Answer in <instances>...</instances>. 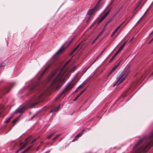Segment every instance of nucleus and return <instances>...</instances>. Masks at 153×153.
I'll use <instances>...</instances> for the list:
<instances>
[{
    "label": "nucleus",
    "instance_id": "1",
    "mask_svg": "<svg viewBox=\"0 0 153 153\" xmlns=\"http://www.w3.org/2000/svg\"><path fill=\"white\" fill-rule=\"evenodd\" d=\"M71 60V59L68 60L58 73L55 71H52L49 75L48 79L52 80L50 84L51 87L52 88L56 89L60 88L69 77L70 73L74 71L75 66L71 68V66H68Z\"/></svg>",
    "mask_w": 153,
    "mask_h": 153
},
{
    "label": "nucleus",
    "instance_id": "2",
    "mask_svg": "<svg viewBox=\"0 0 153 153\" xmlns=\"http://www.w3.org/2000/svg\"><path fill=\"white\" fill-rule=\"evenodd\" d=\"M101 1V0H99L97 3L95 7L88 10V14L89 15V17L87 21V22H88L90 20L91 15L94 14L96 11H98L100 9V3Z\"/></svg>",
    "mask_w": 153,
    "mask_h": 153
},
{
    "label": "nucleus",
    "instance_id": "3",
    "mask_svg": "<svg viewBox=\"0 0 153 153\" xmlns=\"http://www.w3.org/2000/svg\"><path fill=\"white\" fill-rule=\"evenodd\" d=\"M128 74V73L126 72L123 73L122 75L118 79L117 81L113 85V86L116 85H118L121 83L123 80L126 78Z\"/></svg>",
    "mask_w": 153,
    "mask_h": 153
},
{
    "label": "nucleus",
    "instance_id": "4",
    "mask_svg": "<svg viewBox=\"0 0 153 153\" xmlns=\"http://www.w3.org/2000/svg\"><path fill=\"white\" fill-rule=\"evenodd\" d=\"M74 85L75 84H73L72 83V82H71L67 85L65 87V89L62 92L61 95L65 94L67 93L71 90L74 86Z\"/></svg>",
    "mask_w": 153,
    "mask_h": 153
},
{
    "label": "nucleus",
    "instance_id": "5",
    "mask_svg": "<svg viewBox=\"0 0 153 153\" xmlns=\"http://www.w3.org/2000/svg\"><path fill=\"white\" fill-rule=\"evenodd\" d=\"M73 40V39H72L71 41L69 42L68 44L67 45V46L66 47H65V44H63L61 47L58 50V51L56 53V54H59L62 53L69 46V45L70 44L71 42H72Z\"/></svg>",
    "mask_w": 153,
    "mask_h": 153
},
{
    "label": "nucleus",
    "instance_id": "6",
    "mask_svg": "<svg viewBox=\"0 0 153 153\" xmlns=\"http://www.w3.org/2000/svg\"><path fill=\"white\" fill-rule=\"evenodd\" d=\"M31 137V136H30L26 139L24 144L20 147L19 149L20 150L23 149L28 144V142L30 140Z\"/></svg>",
    "mask_w": 153,
    "mask_h": 153
},
{
    "label": "nucleus",
    "instance_id": "7",
    "mask_svg": "<svg viewBox=\"0 0 153 153\" xmlns=\"http://www.w3.org/2000/svg\"><path fill=\"white\" fill-rule=\"evenodd\" d=\"M43 95V94L42 93L38 94L33 98V101H35L38 99L41 98Z\"/></svg>",
    "mask_w": 153,
    "mask_h": 153
},
{
    "label": "nucleus",
    "instance_id": "8",
    "mask_svg": "<svg viewBox=\"0 0 153 153\" xmlns=\"http://www.w3.org/2000/svg\"><path fill=\"white\" fill-rule=\"evenodd\" d=\"M127 18H126V19L120 25H119L117 28H116L115 30L114 31L113 33H114V34H115V33L118 31L119 29L123 25V24L125 22Z\"/></svg>",
    "mask_w": 153,
    "mask_h": 153
},
{
    "label": "nucleus",
    "instance_id": "9",
    "mask_svg": "<svg viewBox=\"0 0 153 153\" xmlns=\"http://www.w3.org/2000/svg\"><path fill=\"white\" fill-rule=\"evenodd\" d=\"M26 108L27 107L26 106H24L22 108H19L18 110V112L20 113H22Z\"/></svg>",
    "mask_w": 153,
    "mask_h": 153
},
{
    "label": "nucleus",
    "instance_id": "10",
    "mask_svg": "<svg viewBox=\"0 0 153 153\" xmlns=\"http://www.w3.org/2000/svg\"><path fill=\"white\" fill-rule=\"evenodd\" d=\"M143 0H140L138 4L137 7H135V8L133 10V11H132V13H134V15L135 13H136L137 12H135V10L137 9V8L140 5V4L141 3L142 1H143Z\"/></svg>",
    "mask_w": 153,
    "mask_h": 153
},
{
    "label": "nucleus",
    "instance_id": "11",
    "mask_svg": "<svg viewBox=\"0 0 153 153\" xmlns=\"http://www.w3.org/2000/svg\"><path fill=\"white\" fill-rule=\"evenodd\" d=\"M60 104L56 108H55L53 110L51 111V112H53L54 111H57L58 109L60 108Z\"/></svg>",
    "mask_w": 153,
    "mask_h": 153
},
{
    "label": "nucleus",
    "instance_id": "12",
    "mask_svg": "<svg viewBox=\"0 0 153 153\" xmlns=\"http://www.w3.org/2000/svg\"><path fill=\"white\" fill-rule=\"evenodd\" d=\"M85 90V89L84 90L81 92L79 94L77 95L76 96V97L74 99V101H76L78 99L79 97L84 92Z\"/></svg>",
    "mask_w": 153,
    "mask_h": 153
},
{
    "label": "nucleus",
    "instance_id": "13",
    "mask_svg": "<svg viewBox=\"0 0 153 153\" xmlns=\"http://www.w3.org/2000/svg\"><path fill=\"white\" fill-rule=\"evenodd\" d=\"M146 12H145L143 14V15L139 19V20L137 21V23H139L142 20V19H143V18L144 17V16L146 14Z\"/></svg>",
    "mask_w": 153,
    "mask_h": 153
},
{
    "label": "nucleus",
    "instance_id": "14",
    "mask_svg": "<svg viewBox=\"0 0 153 153\" xmlns=\"http://www.w3.org/2000/svg\"><path fill=\"white\" fill-rule=\"evenodd\" d=\"M56 131H55L53 132L50 135H49L47 137L48 139H50V138L53 136V135L54 134H55L56 132Z\"/></svg>",
    "mask_w": 153,
    "mask_h": 153
},
{
    "label": "nucleus",
    "instance_id": "15",
    "mask_svg": "<svg viewBox=\"0 0 153 153\" xmlns=\"http://www.w3.org/2000/svg\"><path fill=\"white\" fill-rule=\"evenodd\" d=\"M111 8H110L106 13H105L102 16L105 19L107 16V15L109 13L110 11L111 10Z\"/></svg>",
    "mask_w": 153,
    "mask_h": 153
},
{
    "label": "nucleus",
    "instance_id": "16",
    "mask_svg": "<svg viewBox=\"0 0 153 153\" xmlns=\"http://www.w3.org/2000/svg\"><path fill=\"white\" fill-rule=\"evenodd\" d=\"M86 82H83L77 88L78 89L81 88H82L83 86H84L86 84Z\"/></svg>",
    "mask_w": 153,
    "mask_h": 153
},
{
    "label": "nucleus",
    "instance_id": "17",
    "mask_svg": "<svg viewBox=\"0 0 153 153\" xmlns=\"http://www.w3.org/2000/svg\"><path fill=\"white\" fill-rule=\"evenodd\" d=\"M82 45H81L80 44H79L76 46L74 48V49L76 50L79 48V49H80L82 48Z\"/></svg>",
    "mask_w": 153,
    "mask_h": 153
},
{
    "label": "nucleus",
    "instance_id": "18",
    "mask_svg": "<svg viewBox=\"0 0 153 153\" xmlns=\"http://www.w3.org/2000/svg\"><path fill=\"white\" fill-rule=\"evenodd\" d=\"M120 64V63H119L117 65H116L112 69V71H114L118 68Z\"/></svg>",
    "mask_w": 153,
    "mask_h": 153
},
{
    "label": "nucleus",
    "instance_id": "19",
    "mask_svg": "<svg viewBox=\"0 0 153 153\" xmlns=\"http://www.w3.org/2000/svg\"><path fill=\"white\" fill-rule=\"evenodd\" d=\"M37 85H36L33 86L31 88L30 90L31 91H32L33 90H35L37 89L38 88Z\"/></svg>",
    "mask_w": 153,
    "mask_h": 153
},
{
    "label": "nucleus",
    "instance_id": "20",
    "mask_svg": "<svg viewBox=\"0 0 153 153\" xmlns=\"http://www.w3.org/2000/svg\"><path fill=\"white\" fill-rule=\"evenodd\" d=\"M10 89L9 88V87H6V88H5L4 91L5 93L7 94L9 92Z\"/></svg>",
    "mask_w": 153,
    "mask_h": 153
},
{
    "label": "nucleus",
    "instance_id": "21",
    "mask_svg": "<svg viewBox=\"0 0 153 153\" xmlns=\"http://www.w3.org/2000/svg\"><path fill=\"white\" fill-rule=\"evenodd\" d=\"M81 135V134H77L75 137V138L73 139V140H77L78 137L80 136Z\"/></svg>",
    "mask_w": 153,
    "mask_h": 153
},
{
    "label": "nucleus",
    "instance_id": "22",
    "mask_svg": "<svg viewBox=\"0 0 153 153\" xmlns=\"http://www.w3.org/2000/svg\"><path fill=\"white\" fill-rule=\"evenodd\" d=\"M104 19L105 18L104 17H103V16H102L98 20V23L102 22Z\"/></svg>",
    "mask_w": 153,
    "mask_h": 153
},
{
    "label": "nucleus",
    "instance_id": "23",
    "mask_svg": "<svg viewBox=\"0 0 153 153\" xmlns=\"http://www.w3.org/2000/svg\"><path fill=\"white\" fill-rule=\"evenodd\" d=\"M61 135V134H59L58 135H56L55 137H54L52 139L53 140H54L58 137H59Z\"/></svg>",
    "mask_w": 153,
    "mask_h": 153
},
{
    "label": "nucleus",
    "instance_id": "24",
    "mask_svg": "<svg viewBox=\"0 0 153 153\" xmlns=\"http://www.w3.org/2000/svg\"><path fill=\"white\" fill-rule=\"evenodd\" d=\"M38 103V101H37L35 102L32 103L31 104H32L31 107H32V106H34V105H36Z\"/></svg>",
    "mask_w": 153,
    "mask_h": 153
},
{
    "label": "nucleus",
    "instance_id": "25",
    "mask_svg": "<svg viewBox=\"0 0 153 153\" xmlns=\"http://www.w3.org/2000/svg\"><path fill=\"white\" fill-rule=\"evenodd\" d=\"M102 31L97 36V38L98 39L99 37H100L102 34Z\"/></svg>",
    "mask_w": 153,
    "mask_h": 153
},
{
    "label": "nucleus",
    "instance_id": "26",
    "mask_svg": "<svg viewBox=\"0 0 153 153\" xmlns=\"http://www.w3.org/2000/svg\"><path fill=\"white\" fill-rule=\"evenodd\" d=\"M33 146V145H32L29 146L27 149H26L27 150V151H28L30 149H31L32 147Z\"/></svg>",
    "mask_w": 153,
    "mask_h": 153
},
{
    "label": "nucleus",
    "instance_id": "27",
    "mask_svg": "<svg viewBox=\"0 0 153 153\" xmlns=\"http://www.w3.org/2000/svg\"><path fill=\"white\" fill-rule=\"evenodd\" d=\"M49 67V66H48L45 69L44 71H43V73H44L47 70V69Z\"/></svg>",
    "mask_w": 153,
    "mask_h": 153
},
{
    "label": "nucleus",
    "instance_id": "28",
    "mask_svg": "<svg viewBox=\"0 0 153 153\" xmlns=\"http://www.w3.org/2000/svg\"><path fill=\"white\" fill-rule=\"evenodd\" d=\"M115 58V57H114V56H113L110 59V60L109 61V62H111L114 59V58Z\"/></svg>",
    "mask_w": 153,
    "mask_h": 153
},
{
    "label": "nucleus",
    "instance_id": "29",
    "mask_svg": "<svg viewBox=\"0 0 153 153\" xmlns=\"http://www.w3.org/2000/svg\"><path fill=\"white\" fill-rule=\"evenodd\" d=\"M124 47L122 46V45L120 46V47L119 48V49L121 51H122L123 49V48H124Z\"/></svg>",
    "mask_w": 153,
    "mask_h": 153
},
{
    "label": "nucleus",
    "instance_id": "30",
    "mask_svg": "<svg viewBox=\"0 0 153 153\" xmlns=\"http://www.w3.org/2000/svg\"><path fill=\"white\" fill-rule=\"evenodd\" d=\"M5 65V63H2L1 65V66H0V67H4Z\"/></svg>",
    "mask_w": 153,
    "mask_h": 153
},
{
    "label": "nucleus",
    "instance_id": "31",
    "mask_svg": "<svg viewBox=\"0 0 153 153\" xmlns=\"http://www.w3.org/2000/svg\"><path fill=\"white\" fill-rule=\"evenodd\" d=\"M76 51V50H75V49H74L71 52V54H73L74 52L75 51Z\"/></svg>",
    "mask_w": 153,
    "mask_h": 153
},
{
    "label": "nucleus",
    "instance_id": "32",
    "mask_svg": "<svg viewBox=\"0 0 153 153\" xmlns=\"http://www.w3.org/2000/svg\"><path fill=\"white\" fill-rule=\"evenodd\" d=\"M76 51V50H75V49H74L71 52V54H73L74 52L75 51Z\"/></svg>",
    "mask_w": 153,
    "mask_h": 153
},
{
    "label": "nucleus",
    "instance_id": "33",
    "mask_svg": "<svg viewBox=\"0 0 153 153\" xmlns=\"http://www.w3.org/2000/svg\"><path fill=\"white\" fill-rule=\"evenodd\" d=\"M110 5H109L107 7L105 8V11H106L109 8V7L110 6Z\"/></svg>",
    "mask_w": 153,
    "mask_h": 153
},
{
    "label": "nucleus",
    "instance_id": "34",
    "mask_svg": "<svg viewBox=\"0 0 153 153\" xmlns=\"http://www.w3.org/2000/svg\"><path fill=\"white\" fill-rule=\"evenodd\" d=\"M119 53L117 51L115 53L114 55V57H115Z\"/></svg>",
    "mask_w": 153,
    "mask_h": 153
},
{
    "label": "nucleus",
    "instance_id": "35",
    "mask_svg": "<svg viewBox=\"0 0 153 153\" xmlns=\"http://www.w3.org/2000/svg\"><path fill=\"white\" fill-rule=\"evenodd\" d=\"M98 39L96 38V39H95L93 41V42H92V44H93Z\"/></svg>",
    "mask_w": 153,
    "mask_h": 153
},
{
    "label": "nucleus",
    "instance_id": "36",
    "mask_svg": "<svg viewBox=\"0 0 153 153\" xmlns=\"http://www.w3.org/2000/svg\"><path fill=\"white\" fill-rule=\"evenodd\" d=\"M11 119V117L9 118L6 121V123H8Z\"/></svg>",
    "mask_w": 153,
    "mask_h": 153
},
{
    "label": "nucleus",
    "instance_id": "37",
    "mask_svg": "<svg viewBox=\"0 0 153 153\" xmlns=\"http://www.w3.org/2000/svg\"><path fill=\"white\" fill-rule=\"evenodd\" d=\"M114 71H112V70H111V71L110 72L109 74H108V76H109Z\"/></svg>",
    "mask_w": 153,
    "mask_h": 153
},
{
    "label": "nucleus",
    "instance_id": "38",
    "mask_svg": "<svg viewBox=\"0 0 153 153\" xmlns=\"http://www.w3.org/2000/svg\"><path fill=\"white\" fill-rule=\"evenodd\" d=\"M127 42H125L122 45V46H123L124 47L125 45L126 44Z\"/></svg>",
    "mask_w": 153,
    "mask_h": 153
},
{
    "label": "nucleus",
    "instance_id": "39",
    "mask_svg": "<svg viewBox=\"0 0 153 153\" xmlns=\"http://www.w3.org/2000/svg\"><path fill=\"white\" fill-rule=\"evenodd\" d=\"M153 41V38L149 42L148 44H149L152 41Z\"/></svg>",
    "mask_w": 153,
    "mask_h": 153
},
{
    "label": "nucleus",
    "instance_id": "40",
    "mask_svg": "<svg viewBox=\"0 0 153 153\" xmlns=\"http://www.w3.org/2000/svg\"><path fill=\"white\" fill-rule=\"evenodd\" d=\"M36 140V139H34V140H33L32 141L31 143H33Z\"/></svg>",
    "mask_w": 153,
    "mask_h": 153
},
{
    "label": "nucleus",
    "instance_id": "41",
    "mask_svg": "<svg viewBox=\"0 0 153 153\" xmlns=\"http://www.w3.org/2000/svg\"><path fill=\"white\" fill-rule=\"evenodd\" d=\"M17 119H15L13 121V123H15L17 121Z\"/></svg>",
    "mask_w": 153,
    "mask_h": 153
},
{
    "label": "nucleus",
    "instance_id": "42",
    "mask_svg": "<svg viewBox=\"0 0 153 153\" xmlns=\"http://www.w3.org/2000/svg\"><path fill=\"white\" fill-rule=\"evenodd\" d=\"M20 150V149H19L18 150H17L16 151V152H15L16 153H18Z\"/></svg>",
    "mask_w": 153,
    "mask_h": 153
},
{
    "label": "nucleus",
    "instance_id": "43",
    "mask_svg": "<svg viewBox=\"0 0 153 153\" xmlns=\"http://www.w3.org/2000/svg\"><path fill=\"white\" fill-rule=\"evenodd\" d=\"M126 95V94H123L122 95V97H125V96Z\"/></svg>",
    "mask_w": 153,
    "mask_h": 153
},
{
    "label": "nucleus",
    "instance_id": "44",
    "mask_svg": "<svg viewBox=\"0 0 153 153\" xmlns=\"http://www.w3.org/2000/svg\"><path fill=\"white\" fill-rule=\"evenodd\" d=\"M78 88H77V89L75 90V93L77 92V91H78Z\"/></svg>",
    "mask_w": 153,
    "mask_h": 153
},
{
    "label": "nucleus",
    "instance_id": "45",
    "mask_svg": "<svg viewBox=\"0 0 153 153\" xmlns=\"http://www.w3.org/2000/svg\"><path fill=\"white\" fill-rule=\"evenodd\" d=\"M114 34H114V33H112V34L111 35V37H112Z\"/></svg>",
    "mask_w": 153,
    "mask_h": 153
},
{
    "label": "nucleus",
    "instance_id": "46",
    "mask_svg": "<svg viewBox=\"0 0 153 153\" xmlns=\"http://www.w3.org/2000/svg\"><path fill=\"white\" fill-rule=\"evenodd\" d=\"M84 131V130H82V131H81V133H80L79 134H82L83 133V132Z\"/></svg>",
    "mask_w": 153,
    "mask_h": 153
},
{
    "label": "nucleus",
    "instance_id": "47",
    "mask_svg": "<svg viewBox=\"0 0 153 153\" xmlns=\"http://www.w3.org/2000/svg\"><path fill=\"white\" fill-rule=\"evenodd\" d=\"M134 16V15H133L130 18V19H129V21H130V20L132 19V18Z\"/></svg>",
    "mask_w": 153,
    "mask_h": 153
},
{
    "label": "nucleus",
    "instance_id": "48",
    "mask_svg": "<svg viewBox=\"0 0 153 153\" xmlns=\"http://www.w3.org/2000/svg\"><path fill=\"white\" fill-rule=\"evenodd\" d=\"M121 51L119 49H118V50L117 51V52L119 53Z\"/></svg>",
    "mask_w": 153,
    "mask_h": 153
},
{
    "label": "nucleus",
    "instance_id": "49",
    "mask_svg": "<svg viewBox=\"0 0 153 153\" xmlns=\"http://www.w3.org/2000/svg\"><path fill=\"white\" fill-rule=\"evenodd\" d=\"M25 151L24 150L23 152H22V153H25Z\"/></svg>",
    "mask_w": 153,
    "mask_h": 153
},
{
    "label": "nucleus",
    "instance_id": "50",
    "mask_svg": "<svg viewBox=\"0 0 153 153\" xmlns=\"http://www.w3.org/2000/svg\"><path fill=\"white\" fill-rule=\"evenodd\" d=\"M34 117V116H33V117H32L31 118V120H32V119L33 118V117Z\"/></svg>",
    "mask_w": 153,
    "mask_h": 153
},
{
    "label": "nucleus",
    "instance_id": "51",
    "mask_svg": "<svg viewBox=\"0 0 153 153\" xmlns=\"http://www.w3.org/2000/svg\"><path fill=\"white\" fill-rule=\"evenodd\" d=\"M153 33V30L152 31V33H150V34H152Z\"/></svg>",
    "mask_w": 153,
    "mask_h": 153
},
{
    "label": "nucleus",
    "instance_id": "52",
    "mask_svg": "<svg viewBox=\"0 0 153 153\" xmlns=\"http://www.w3.org/2000/svg\"><path fill=\"white\" fill-rule=\"evenodd\" d=\"M25 150V152H27V150H26V149H25V150Z\"/></svg>",
    "mask_w": 153,
    "mask_h": 153
},
{
    "label": "nucleus",
    "instance_id": "53",
    "mask_svg": "<svg viewBox=\"0 0 153 153\" xmlns=\"http://www.w3.org/2000/svg\"><path fill=\"white\" fill-rule=\"evenodd\" d=\"M98 57L94 61V62L98 58Z\"/></svg>",
    "mask_w": 153,
    "mask_h": 153
},
{
    "label": "nucleus",
    "instance_id": "54",
    "mask_svg": "<svg viewBox=\"0 0 153 153\" xmlns=\"http://www.w3.org/2000/svg\"><path fill=\"white\" fill-rule=\"evenodd\" d=\"M94 25V24L93 25H92V26L91 28L92 27H93Z\"/></svg>",
    "mask_w": 153,
    "mask_h": 153
},
{
    "label": "nucleus",
    "instance_id": "55",
    "mask_svg": "<svg viewBox=\"0 0 153 153\" xmlns=\"http://www.w3.org/2000/svg\"><path fill=\"white\" fill-rule=\"evenodd\" d=\"M126 25H124V26H123V28H124V27H125V26H126Z\"/></svg>",
    "mask_w": 153,
    "mask_h": 153
},
{
    "label": "nucleus",
    "instance_id": "56",
    "mask_svg": "<svg viewBox=\"0 0 153 153\" xmlns=\"http://www.w3.org/2000/svg\"><path fill=\"white\" fill-rule=\"evenodd\" d=\"M129 21H128V22L127 23H126V24H127V23L129 22Z\"/></svg>",
    "mask_w": 153,
    "mask_h": 153
},
{
    "label": "nucleus",
    "instance_id": "57",
    "mask_svg": "<svg viewBox=\"0 0 153 153\" xmlns=\"http://www.w3.org/2000/svg\"><path fill=\"white\" fill-rule=\"evenodd\" d=\"M152 74L153 75V72L152 73Z\"/></svg>",
    "mask_w": 153,
    "mask_h": 153
},
{
    "label": "nucleus",
    "instance_id": "58",
    "mask_svg": "<svg viewBox=\"0 0 153 153\" xmlns=\"http://www.w3.org/2000/svg\"><path fill=\"white\" fill-rule=\"evenodd\" d=\"M1 113H0V115H1Z\"/></svg>",
    "mask_w": 153,
    "mask_h": 153
}]
</instances>
